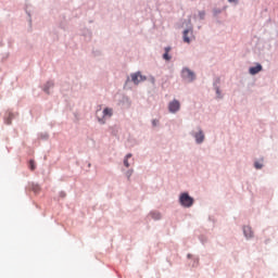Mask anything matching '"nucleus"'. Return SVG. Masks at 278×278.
I'll list each match as a JSON object with an SVG mask.
<instances>
[{
    "label": "nucleus",
    "instance_id": "4",
    "mask_svg": "<svg viewBox=\"0 0 278 278\" xmlns=\"http://www.w3.org/2000/svg\"><path fill=\"white\" fill-rule=\"evenodd\" d=\"M168 110L172 114H176V112H179V110H181V103H179L178 100H173L168 104Z\"/></svg>",
    "mask_w": 278,
    "mask_h": 278
},
{
    "label": "nucleus",
    "instance_id": "13",
    "mask_svg": "<svg viewBox=\"0 0 278 278\" xmlns=\"http://www.w3.org/2000/svg\"><path fill=\"white\" fill-rule=\"evenodd\" d=\"M29 168L30 170H36V164L34 163V160L29 161Z\"/></svg>",
    "mask_w": 278,
    "mask_h": 278
},
{
    "label": "nucleus",
    "instance_id": "16",
    "mask_svg": "<svg viewBox=\"0 0 278 278\" xmlns=\"http://www.w3.org/2000/svg\"><path fill=\"white\" fill-rule=\"evenodd\" d=\"M254 166H255V168L260 169V168H262L263 165L260 162H255Z\"/></svg>",
    "mask_w": 278,
    "mask_h": 278
},
{
    "label": "nucleus",
    "instance_id": "7",
    "mask_svg": "<svg viewBox=\"0 0 278 278\" xmlns=\"http://www.w3.org/2000/svg\"><path fill=\"white\" fill-rule=\"evenodd\" d=\"M262 64L257 63L255 66L249 68L250 75H257V73H262Z\"/></svg>",
    "mask_w": 278,
    "mask_h": 278
},
{
    "label": "nucleus",
    "instance_id": "10",
    "mask_svg": "<svg viewBox=\"0 0 278 278\" xmlns=\"http://www.w3.org/2000/svg\"><path fill=\"white\" fill-rule=\"evenodd\" d=\"M129 159H131V153L127 154L124 160V166H126V168H129Z\"/></svg>",
    "mask_w": 278,
    "mask_h": 278
},
{
    "label": "nucleus",
    "instance_id": "18",
    "mask_svg": "<svg viewBox=\"0 0 278 278\" xmlns=\"http://www.w3.org/2000/svg\"><path fill=\"white\" fill-rule=\"evenodd\" d=\"M229 3H236L237 0H228Z\"/></svg>",
    "mask_w": 278,
    "mask_h": 278
},
{
    "label": "nucleus",
    "instance_id": "9",
    "mask_svg": "<svg viewBox=\"0 0 278 278\" xmlns=\"http://www.w3.org/2000/svg\"><path fill=\"white\" fill-rule=\"evenodd\" d=\"M243 233H244L245 238H253V230L249 226H245L243 228Z\"/></svg>",
    "mask_w": 278,
    "mask_h": 278
},
{
    "label": "nucleus",
    "instance_id": "12",
    "mask_svg": "<svg viewBox=\"0 0 278 278\" xmlns=\"http://www.w3.org/2000/svg\"><path fill=\"white\" fill-rule=\"evenodd\" d=\"M151 217L154 218V220H160V218H162V215L160 213H151Z\"/></svg>",
    "mask_w": 278,
    "mask_h": 278
},
{
    "label": "nucleus",
    "instance_id": "5",
    "mask_svg": "<svg viewBox=\"0 0 278 278\" xmlns=\"http://www.w3.org/2000/svg\"><path fill=\"white\" fill-rule=\"evenodd\" d=\"M181 75L187 81H194L195 79L194 73L188 68H184Z\"/></svg>",
    "mask_w": 278,
    "mask_h": 278
},
{
    "label": "nucleus",
    "instance_id": "3",
    "mask_svg": "<svg viewBox=\"0 0 278 278\" xmlns=\"http://www.w3.org/2000/svg\"><path fill=\"white\" fill-rule=\"evenodd\" d=\"M130 77L135 86H138L141 81H147V76H142L140 72L131 74Z\"/></svg>",
    "mask_w": 278,
    "mask_h": 278
},
{
    "label": "nucleus",
    "instance_id": "17",
    "mask_svg": "<svg viewBox=\"0 0 278 278\" xmlns=\"http://www.w3.org/2000/svg\"><path fill=\"white\" fill-rule=\"evenodd\" d=\"M205 16V12H200V18H203Z\"/></svg>",
    "mask_w": 278,
    "mask_h": 278
},
{
    "label": "nucleus",
    "instance_id": "11",
    "mask_svg": "<svg viewBox=\"0 0 278 278\" xmlns=\"http://www.w3.org/2000/svg\"><path fill=\"white\" fill-rule=\"evenodd\" d=\"M170 52V48H165V53L163 54V58L168 62L170 60V56L168 53Z\"/></svg>",
    "mask_w": 278,
    "mask_h": 278
},
{
    "label": "nucleus",
    "instance_id": "8",
    "mask_svg": "<svg viewBox=\"0 0 278 278\" xmlns=\"http://www.w3.org/2000/svg\"><path fill=\"white\" fill-rule=\"evenodd\" d=\"M195 141L198 142V144H201V142H203V140H205V135H203V131L200 130L199 132H197L194 135Z\"/></svg>",
    "mask_w": 278,
    "mask_h": 278
},
{
    "label": "nucleus",
    "instance_id": "2",
    "mask_svg": "<svg viewBox=\"0 0 278 278\" xmlns=\"http://www.w3.org/2000/svg\"><path fill=\"white\" fill-rule=\"evenodd\" d=\"M103 116L99 117L98 121L101 123V125H105V119L106 118H112V115L114 114V110L110 108H105L102 112Z\"/></svg>",
    "mask_w": 278,
    "mask_h": 278
},
{
    "label": "nucleus",
    "instance_id": "19",
    "mask_svg": "<svg viewBox=\"0 0 278 278\" xmlns=\"http://www.w3.org/2000/svg\"><path fill=\"white\" fill-rule=\"evenodd\" d=\"M127 175H128V178H130L131 177V172H128Z\"/></svg>",
    "mask_w": 278,
    "mask_h": 278
},
{
    "label": "nucleus",
    "instance_id": "6",
    "mask_svg": "<svg viewBox=\"0 0 278 278\" xmlns=\"http://www.w3.org/2000/svg\"><path fill=\"white\" fill-rule=\"evenodd\" d=\"M192 40V29H186L184 31V42H187L188 45H190Z\"/></svg>",
    "mask_w": 278,
    "mask_h": 278
},
{
    "label": "nucleus",
    "instance_id": "15",
    "mask_svg": "<svg viewBox=\"0 0 278 278\" xmlns=\"http://www.w3.org/2000/svg\"><path fill=\"white\" fill-rule=\"evenodd\" d=\"M152 125H153V127H157V125H160V121L153 119Z\"/></svg>",
    "mask_w": 278,
    "mask_h": 278
},
{
    "label": "nucleus",
    "instance_id": "1",
    "mask_svg": "<svg viewBox=\"0 0 278 278\" xmlns=\"http://www.w3.org/2000/svg\"><path fill=\"white\" fill-rule=\"evenodd\" d=\"M179 201L182 207H192L194 203V199H192V197H190L188 193H182Z\"/></svg>",
    "mask_w": 278,
    "mask_h": 278
},
{
    "label": "nucleus",
    "instance_id": "14",
    "mask_svg": "<svg viewBox=\"0 0 278 278\" xmlns=\"http://www.w3.org/2000/svg\"><path fill=\"white\" fill-rule=\"evenodd\" d=\"M49 88H53V83H47V88H45V92H48Z\"/></svg>",
    "mask_w": 278,
    "mask_h": 278
}]
</instances>
